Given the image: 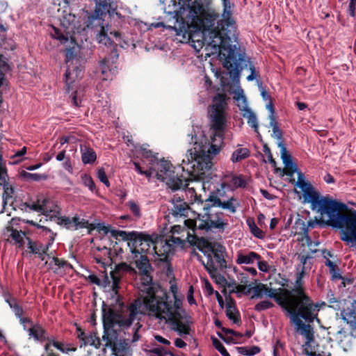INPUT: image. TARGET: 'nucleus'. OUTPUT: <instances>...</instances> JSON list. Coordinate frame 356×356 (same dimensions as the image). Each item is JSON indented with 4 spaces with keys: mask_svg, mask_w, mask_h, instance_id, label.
<instances>
[{
    "mask_svg": "<svg viewBox=\"0 0 356 356\" xmlns=\"http://www.w3.org/2000/svg\"><path fill=\"white\" fill-rule=\"evenodd\" d=\"M190 232L191 234L193 233L191 229L188 228L185 224L184 227H181V225H174L171 228V232L174 234H181L182 232H186V239L189 242L188 239V232Z\"/></svg>",
    "mask_w": 356,
    "mask_h": 356,
    "instance_id": "obj_49",
    "label": "nucleus"
},
{
    "mask_svg": "<svg viewBox=\"0 0 356 356\" xmlns=\"http://www.w3.org/2000/svg\"><path fill=\"white\" fill-rule=\"evenodd\" d=\"M284 165H285V168H286V170H288V172H289L288 173H289V175H291L293 173L296 172L298 174L299 172H301V173L303 175V173H302L301 171H300V170H298V167H297V165H296L293 162V161H290V162H289V163H285V164H284Z\"/></svg>",
    "mask_w": 356,
    "mask_h": 356,
    "instance_id": "obj_56",
    "label": "nucleus"
},
{
    "mask_svg": "<svg viewBox=\"0 0 356 356\" xmlns=\"http://www.w3.org/2000/svg\"><path fill=\"white\" fill-rule=\"evenodd\" d=\"M185 225L191 229L193 233L188 232L189 243H195L199 240L196 235L197 230L211 231L213 232H223L228 225V220L225 214L218 210L216 206L207 204L203 206V213H200L196 220L186 219Z\"/></svg>",
    "mask_w": 356,
    "mask_h": 356,
    "instance_id": "obj_5",
    "label": "nucleus"
},
{
    "mask_svg": "<svg viewBox=\"0 0 356 356\" xmlns=\"http://www.w3.org/2000/svg\"><path fill=\"white\" fill-rule=\"evenodd\" d=\"M163 351L164 349L162 347L154 348L151 350V352L156 356H165Z\"/></svg>",
    "mask_w": 356,
    "mask_h": 356,
    "instance_id": "obj_64",
    "label": "nucleus"
},
{
    "mask_svg": "<svg viewBox=\"0 0 356 356\" xmlns=\"http://www.w3.org/2000/svg\"><path fill=\"white\" fill-rule=\"evenodd\" d=\"M257 266H258V268L262 271V272H267L268 270V264L266 261H261L260 259L259 260H257Z\"/></svg>",
    "mask_w": 356,
    "mask_h": 356,
    "instance_id": "obj_59",
    "label": "nucleus"
},
{
    "mask_svg": "<svg viewBox=\"0 0 356 356\" xmlns=\"http://www.w3.org/2000/svg\"><path fill=\"white\" fill-rule=\"evenodd\" d=\"M8 174L5 162L0 163V186H3V199L12 197L14 193L13 186L7 181Z\"/></svg>",
    "mask_w": 356,
    "mask_h": 356,
    "instance_id": "obj_18",
    "label": "nucleus"
},
{
    "mask_svg": "<svg viewBox=\"0 0 356 356\" xmlns=\"http://www.w3.org/2000/svg\"><path fill=\"white\" fill-rule=\"evenodd\" d=\"M29 335L35 340L41 341H48L50 337L47 334L44 329L39 324L32 325L31 327L27 329Z\"/></svg>",
    "mask_w": 356,
    "mask_h": 356,
    "instance_id": "obj_21",
    "label": "nucleus"
},
{
    "mask_svg": "<svg viewBox=\"0 0 356 356\" xmlns=\"http://www.w3.org/2000/svg\"><path fill=\"white\" fill-rule=\"evenodd\" d=\"M154 234L149 235L143 232H136V235L130 246L131 252L133 254H153V247L155 245Z\"/></svg>",
    "mask_w": 356,
    "mask_h": 356,
    "instance_id": "obj_11",
    "label": "nucleus"
},
{
    "mask_svg": "<svg viewBox=\"0 0 356 356\" xmlns=\"http://www.w3.org/2000/svg\"><path fill=\"white\" fill-rule=\"evenodd\" d=\"M21 177L26 180H31L39 181L40 180H46L47 179V176L45 175H41L38 173H30L26 171H22L21 172Z\"/></svg>",
    "mask_w": 356,
    "mask_h": 356,
    "instance_id": "obj_39",
    "label": "nucleus"
},
{
    "mask_svg": "<svg viewBox=\"0 0 356 356\" xmlns=\"http://www.w3.org/2000/svg\"><path fill=\"white\" fill-rule=\"evenodd\" d=\"M134 263L137 273L140 276V291H146L147 296L143 300V309L145 307L154 313L156 318L170 324L172 330L177 332L180 337L190 333L188 321L185 319V312L182 308V302L177 298L176 291L172 290V296L164 294L159 298L155 295L152 277V267L145 254H134ZM172 289L173 288L172 287Z\"/></svg>",
    "mask_w": 356,
    "mask_h": 356,
    "instance_id": "obj_3",
    "label": "nucleus"
},
{
    "mask_svg": "<svg viewBox=\"0 0 356 356\" xmlns=\"http://www.w3.org/2000/svg\"><path fill=\"white\" fill-rule=\"evenodd\" d=\"M82 228H87L92 230L95 229V227L92 224L90 223L88 220L81 218L76 214L71 218V229L77 230Z\"/></svg>",
    "mask_w": 356,
    "mask_h": 356,
    "instance_id": "obj_27",
    "label": "nucleus"
},
{
    "mask_svg": "<svg viewBox=\"0 0 356 356\" xmlns=\"http://www.w3.org/2000/svg\"><path fill=\"white\" fill-rule=\"evenodd\" d=\"M232 183L236 188H245L247 182L242 175L232 177Z\"/></svg>",
    "mask_w": 356,
    "mask_h": 356,
    "instance_id": "obj_48",
    "label": "nucleus"
},
{
    "mask_svg": "<svg viewBox=\"0 0 356 356\" xmlns=\"http://www.w3.org/2000/svg\"><path fill=\"white\" fill-rule=\"evenodd\" d=\"M226 316L235 324H238L241 322L239 313L236 312L235 306L229 302L226 305Z\"/></svg>",
    "mask_w": 356,
    "mask_h": 356,
    "instance_id": "obj_35",
    "label": "nucleus"
},
{
    "mask_svg": "<svg viewBox=\"0 0 356 356\" xmlns=\"http://www.w3.org/2000/svg\"><path fill=\"white\" fill-rule=\"evenodd\" d=\"M83 184L88 187L92 192L95 190V184L90 175L85 174L82 177Z\"/></svg>",
    "mask_w": 356,
    "mask_h": 356,
    "instance_id": "obj_51",
    "label": "nucleus"
},
{
    "mask_svg": "<svg viewBox=\"0 0 356 356\" xmlns=\"http://www.w3.org/2000/svg\"><path fill=\"white\" fill-rule=\"evenodd\" d=\"M198 241L200 250L204 254L209 252L207 256V263L203 264L210 275L217 273L218 269L226 266V261L224 258L225 248L222 245H219L216 248L203 238Z\"/></svg>",
    "mask_w": 356,
    "mask_h": 356,
    "instance_id": "obj_9",
    "label": "nucleus"
},
{
    "mask_svg": "<svg viewBox=\"0 0 356 356\" xmlns=\"http://www.w3.org/2000/svg\"><path fill=\"white\" fill-rule=\"evenodd\" d=\"M324 305H325V302H317L316 305L292 307L287 312L291 322L296 325L297 330H301V334L306 337L307 343L314 338L312 327L309 323L314 321L320 323L318 314L321 307Z\"/></svg>",
    "mask_w": 356,
    "mask_h": 356,
    "instance_id": "obj_6",
    "label": "nucleus"
},
{
    "mask_svg": "<svg viewBox=\"0 0 356 356\" xmlns=\"http://www.w3.org/2000/svg\"><path fill=\"white\" fill-rule=\"evenodd\" d=\"M270 126L273 128V136L275 138H277L278 142H283L282 140V131L280 129L278 123L276 121L275 116L273 115H270Z\"/></svg>",
    "mask_w": 356,
    "mask_h": 356,
    "instance_id": "obj_36",
    "label": "nucleus"
},
{
    "mask_svg": "<svg viewBox=\"0 0 356 356\" xmlns=\"http://www.w3.org/2000/svg\"><path fill=\"white\" fill-rule=\"evenodd\" d=\"M53 260H54V264L59 268H64L67 266H71L70 264H69L67 261L61 260L57 257H54Z\"/></svg>",
    "mask_w": 356,
    "mask_h": 356,
    "instance_id": "obj_58",
    "label": "nucleus"
},
{
    "mask_svg": "<svg viewBox=\"0 0 356 356\" xmlns=\"http://www.w3.org/2000/svg\"><path fill=\"white\" fill-rule=\"evenodd\" d=\"M50 200L47 197H44L43 196L37 197L36 201L24 202L21 204V209L25 211H28L29 210L37 211L41 213L44 216H49L52 212H58L60 211V208L58 206H55V208L53 209L50 206Z\"/></svg>",
    "mask_w": 356,
    "mask_h": 356,
    "instance_id": "obj_15",
    "label": "nucleus"
},
{
    "mask_svg": "<svg viewBox=\"0 0 356 356\" xmlns=\"http://www.w3.org/2000/svg\"><path fill=\"white\" fill-rule=\"evenodd\" d=\"M142 156L143 158L149 160L152 165H154L159 159L156 154H154L151 150L147 149H142Z\"/></svg>",
    "mask_w": 356,
    "mask_h": 356,
    "instance_id": "obj_46",
    "label": "nucleus"
},
{
    "mask_svg": "<svg viewBox=\"0 0 356 356\" xmlns=\"http://www.w3.org/2000/svg\"><path fill=\"white\" fill-rule=\"evenodd\" d=\"M232 81L237 87V90L234 92L235 95L234 96V99L238 102L239 108L245 111L243 117L248 120V124L253 127L255 131H257L258 122L257 116L254 112L248 108L246 98L243 95V90L239 86V83H235L233 80ZM238 83H240V81Z\"/></svg>",
    "mask_w": 356,
    "mask_h": 356,
    "instance_id": "obj_14",
    "label": "nucleus"
},
{
    "mask_svg": "<svg viewBox=\"0 0 356 356\" xmlns=\"http://www.w3.org/2000/svg\"><path fill=\"white\" fill-rule=\"evenodd\" d=\"M261 259V255L255 252L250 251L247 253L238 252L236 263L238 264H252L256 260Z\"/></svg>",
    "mask_w": 356,
    "mask_h": 356,
    "instance_id": "obj_23",
    "label": "nucleus"
},
{
    "mask_svg": "<svg viewBox=\"0 0 356 356\" xmlns=\"http://www.w3.org/2000/svg\"><path fill=\"white\" fill-rule=\"evenodd\" d=\"M247 225L249 227L250 232L258 238H263L264 236V232L262 230L259 228L253 218H248L246 220Z\"/></svg>",
    "mask_w": 356,
    "mask_h": 356,
    "instance_id": "obj_37",
    "label": "nucleus"
},
{
    "mask_svg": "<svg viewBox=\"0 0 356 356\" xmlns=\"http://www.w3.org/2000/svg\"><path fill=\"white\" fill-rule=\"evenodd\" d=\"M264 152L267 156V159L268 162L272 165V166L275 167L276 162L273 158V155L270 151V149L268 147L267 145H264Z\"/></svg>",
    "mask_w": 356,
    "mask_h": 356,
    "instance_id": "obj_54",
    "label": "nucleus"
},
{
    "mask_svg": "<svg viewBox=\"0 0 356 356\" xmlns=\"http://www.w3.org/2000/svg\"><path fill=\"white\" fill-rule=\"evenodd\" d=\"M63 168H65V170H67V172H69L70 173H72L73 168H72V165L71 164V161H70V158H67L66 159V161L63 163Z\"/></svg>",
    "mask_w": 356,
    "mask_h": 356,
    "instance_id": "obj_63",
    "label": "nucleus"
},
{
    "mask_svg": "<svg viewBox=\"0 0 356 356\" xmlns=\"http://www.w3.org/2000/svg\"><path fill=\"white\" fill-rule=\"evenodd\" d=\"M96 3L95 11L88 16L87 20V27L94 28L99 26L100 31L98 35L99 42L105 45L110 42V38L108 36L105 28L103 25L104 17L108 14L110 17L115 15L121 17V14L118 13L117 3L113 0H94Z\"/></svg>",
    "mask_w": 356,
    "mask_h": 356,
    "instance_id": "obj_7",
    "label": "nucleus"
},
{
    "mask_svg": "<svg viewBox=\"0 0 356 356\" xmlns=\"http://www.w3.org/2000/svg\"><path fill=\"white\" fill-rule=\"evenodd\" d=\"M261 287L264 289V296L273 299L282 309L288 312L292 308L288 297L284 295V289H279L278 293L277 289L270 288L267 284H264Z\"/></svg>",
    "mask_w": 356,
    "mask_h": 356,
    "instance_id": "obj_16",
    "label": "nucleus"
},
{
    "mask_svg": "<svg viewBox=\"0 0 356 356\" xmlns=\"http://www.w3.org/2000/svg\"><path fill=\"white\" fill-rule=\"evenodd\" d=\"M102 320L104 329L103 339L106 346H110L115 356H125L129 350V343H135L140 338L139 334L142 324L134 321L138 315L143 314V302L140 299L133 300L126 307L116 312L103 302Z\"/></svg>",
    "mask_w": 356,
    "mask_h": 356,
    "instance_id": "obj_4",
    "label": "nucleus"
},
{
    "mask_svg": "<svg viewBox=\"0 0 356 356\" xmlns=\"http://www.w3.org/2000/svg\"><path fill=\"white\" fill-rule=\"evenodd\" d=\"M275 306L273 302L270 300H265L260 301L254 305V309L258 312L273 308Z\"/></svg>",
    "mask_w": 356,
    "mask_h": 356,
    "instance_id": "obj_43",
    "label": "nucleus"
},
{
    "mask_svg": "<svg viewBox=\"0 0 356 356\" xmlns=\"http://www.w3.org/2000/svg\"><path fill=\"white\" fill-rule=\"evenodd\" d=\"M213 346L222 356H230L223 344L216 338H212Z\"/></svg>",
    "mask_w": 356,
    "mask_h": 356,
    "instance_id": "obj_45",
    "label": "nucleus"
},
{
    "mask_svg": "<svg viewBox=\"0 0 356 356\" xmlns=\"http://www.w3.org/2000/svg\"><path fill=\"white\" fill-rule=\"evenodd\" d=\"M222 19L217 22L214 15L204 13L203 6L196 0H172L165 12L177 22L181 21L202 30L205 42L224 58L223 66L232 80L238 83L239 76L248 64L245 54L238 52L236 25L232 19L233 4L222 0Z\"/></svg>",
    "mask_w": 356,
    "mask_h": 356,
    "instance_id": "obj_1",
    "label": "nucleus"
},
{
    "mask_svg": "<svg viewBox=\"0 0 356 356\" xmlns=\"http://www.w3.org/2000/svg\"><path fill=\"white\" fill-rule=\"evenodd\" d=\"M81 161L83 164H93L97 159L95 150L86 145L81 146Z\"/></svg>",
    "mask_w": 356,
    "mask_h": 356,
    "instance_id": "obj_25",
    "label": "nucleus"
},
{
    "mask_svg": "<svg viewBox=\"0 0 356 356\" xmlns=\"http://www.w3.org/2000/svg\"><path fill=\"white\" fill-rule=\"evenodd\" d=\"M87 280L90 283L104 289H107V287L110 286V278L105 272L102 273L100 277L95 274H90L88 276Z\"/></svg>",
    "mask_w": 356,
    "mask_h": 356,
    "instance_id": "obj_24",
    "label": "nucleus"
},
{
    "mask_svg": "<svg viewBox=\"0 0 356 356\" xmlns=\"http://www.w3.org/2000/svg\"><path fill=\"white\" fill-rule=\"evenodd\" d=\"M76 16L69 14L64 16L62 24L65 29L62 31L58 28L53 27L51 36L59 40L61 44H66L70 39H72V33H74L76 29Z\"/></svg>",
    "mask_w": 356,
    "mask_h": 356,
    "instance_id": "obj_13",
    "label": "nucleus"
},
{
    "mask_svg": "<svg viewBox=\"0 0 356 356\" xmlns=\"http://www.w3.org/2000/svg\"><path fill=\"white\" fill-rule=\"evenodd\" d=\"M239 203L234 197H230L227 201H220V204H216V208L221 207L223 209L228 210L230 213H234Z\"/></svg>",
    "mask_w": 356,
    "mask_h": 356,
    "instance_id": "obj_33",
    "label": "nucleus"
},
{
    "mask_svg": "<svg viewBox=\"0 0 356 356\" xmlns=\"http://www.w3.org/2000/svg\"><path fill=\"white\" fill-rule=\"evenodd\" d=\"M136 235V231L126 232L123 230L111 229V236L116 239H122V241H128V245L130 247L131 244Z\"/></svg>",
    "mask_w": 356,
    "mask_h": 356,
    "instance_id": "obj_26",
    "label": "nucleus"
},
{
    "mask_svg": "<svg viewBox=\"0 0 356 356\" xmlns=\"http://www.w3.org/2000/svg\"><path fill=\"white\" fill-rule=\"evenodd\" d=\"M154 172H156V169L153 166H149L148 169L144 171L143 175H145L147 179H150Z\"/></svg>",
    "mask_w": 356,
    "mask_h": 356,
    "instance_id": "obj_62",
    "label": "nucleus"
},
{
    "mask_svg": "<svg viewBox=\"0 0 356 356\" xmlns=\"http://www.w3.org/2000/svg\"><path fill=\"white\" fill-rule=\"evenodd\" d=\"M110 286L107 287L108 291H111L115 296H118L120 289V282L122 277L111 271L110 273Z\"/></svg>",
    "mask_w": 356,
    "mask_h": 356,
    "instance_id": "obj_32",
    "label": "nucleus"
},
{
    "mask_svg": "<svg viewBox=\"0 0 356 356\" xmlns=\"http://www.w3.org/2000/svg\"><path fill=\"white\" fill-rule=\"evenodd\" d=\"M225 195V184H220L216 187V190L211 192L208 198L205 201V204L211 206H216L217 204H220L221 198Z\"/></svg>",
    "mask_w": 356,
    "mask_h": 356,
    "instance_id": "obj_20",
    "label": "nucleus"
},
{
    "mask_svg": "<svg viewBox=\"0 0 356 356\" xmlns=\"http://www.w3.org/2000/svg\"><path fill=\"white\" fill-rule=\"evenodd\" d=\"M226 95L217 94L213 99V104L209 111L211 122L213 134L208 139L204 134L197 140L194 129L188 134L191 143L193 147L189 149L182 160V170L189 174L204 179L210 175L213 156L219 154L223 145L224 135L227 126L226 119Z\"/></svg>",
    "mask_w": 356,
    "mask_h": 356,
    "instance_id": "obj_2",
    "label": "nucleus"
},
{
    "mask_svg": "<svg viewBox=\"0 0 356 356\" xmlns=\"http://www.w3.org/2000/svg\"><path fill=\"white\" fill-rule=\"evenodd\" d=\"M347 13L352 17H355L356 16V0H350L347 8Z\"/></svg>",
    "mask_w": 356,
    "mask_h": 356,
    "instance_id": "obj_53",
    "label": "nucleus"
},
{
    "mask_svg": "<svg viewBox=\"0 0 356 356\" xmlns=\"http://www.w3.org/2000/svg\"><path fill=\"white\" fill-rule=\"evenodd\" d=\"M84 346L90 345L95 346V348H99L101 341L99 338L96 335L95 333L90 332L85 337Z\"/></svg>",
    "mask_w": 356,
    "mask_h": 356,
    "instance_id": "obj_40",
    "label": "nucleus"
},
{
    "mask_svg": "<svg viewBox=\"0 0 356 356\" xmlns=\"http://www.w3.org/2000/svg\"><path fill=\"white\" fill-rule=\"evenodd\" d=\"M237 349L240 354L246 355V356H252V355H257L261 350L260 348L257 346H252L250 347H246V346L238 347V348H237Z\"/></svg>",
    "mask_w": 356,
    "mask_h": 356,
    "instance_id": "obj_38",
    "label": "nucleus"
},
{
    "mask_svg": "<svg viewBox=\"0 0 356 356\" xmlns=\"http://www.w3.org/2000/svg\"><path fill=\"white\" fill-rule=\"evenodd\" d=\"M326 300H327V302L330 304L329 307H332L334 309H340V302L334 297V295L332 291H330L327 293Z\"/></svg>",
    "mask_w": 356,
    "mask_h": 356,
    "instance_id": "obj_44",
    "label": "nucleus"
},
{
    "mask_svg": "<svg viewBox=\"0 0 356 356\" xmlns=\"http://www.w3.org/2000/svg\"><path fill=\"white\" fill-rule=\"evenodd\" d=\"M277 146L280 149L281 158L283 163L285 164L292 161V158L289 152L287 151L284 142H278Z\"/></svg>",
    "mask_w": 356,
    "mask_h": 356,
    "instance_id": "obj_41",
    "label": "nucleus"
},
{
    "mask_svg": "<svg viewBox=\"0 0 356 356\" xmlns=\"http://www.w3.org/2000/svg\"><path fill=\"white\" fill-rule=\"evenodd\" d=\"M156 176L159 180L164 181L172 191L184 189L188 186V180L175 173L172 165L164 159L159 160L154 165Z\"/></svg>",
    "mask_w": 356,
    "mask_h": 356,
    "instance_id": "obj_8",
    "label": "nucleus"
},
{
    "mask_svg": "<svg viewBox=\"0 0 356 356\" xmlns=\"http://www.w3.org/2000/svg\"><path fill=\"white\" fill-rule=\"evenodd\" d=\"M65 76V83L67 86V90L69 91L70 85L75 81V79L73 76V74L72 73L70 68H68L66 70Z\"/></svg>",
    "mask_w": 356,
    "mask_h": 356,
    "instance_id": "obj_55",
    "label": "nucleus"
},
{
    "mask_svg": "<svg viewBox=\"0 0 356 356\" xmlns=\"http://www.w3.org/2000/svg\"><path fill=\"white\" fill-rule=\"evenodd\" d=\"M188 293L187 298H188V303L190 305L195 304V300L194 299L193 296V287L192 286H191L189 287Z\"/></svg>",
    "mask_w": 356,
    "mask_h": 356,
    "instance_id": "obj_61",
    "label": "nucleus"
},
{
    "mask_svg": "<svg viewBox=\"0 0 356 356\" xmlns=\"http://www.w3.org/2000/svg\"><path fill=\"white\" fill-rule=\"evenodd\" d=\"M153 254L156 255L157 264H164L167 267V270L171 273L172 270L170 262L175 252V246L167 241H156L153 247Z\"/></svg>",
    "mask_w": 356,
    "mask_h": 356,
    "instance_id": "obj_12",
    "label": "nucleus"
},
{
    "mask_svg": "<svg viewBox=\"0 0 356 356\" xmlns=\"http://www.w3.org/2000/svg\"><path fill=\"white\" fill-rule=\"evenodd\" d=\"M97 178L99 179L101 182H102L107 187L110 186V182L108 179L107 175L105 172L104 168H100L97 170Z\"/></svg>",
    "mask_w": 356,
    "mask_h": 356,
    "instance_id": "obj_50",
    "label": "nucleus"
},
{
    "mask_svg": "<svg viewBox=\"0 0 356 356\" xmlns=\"http://www.w3.org/2000/svg\"><path fill=\"white\" fill-rule=\"evenodd\" d=\"M172 207L170 210L171 213L175 217H186L190 211V207L188 204L181 200L180 197H174L172 200Z\"/></svg>",
    "mask_w": 356,
    "mask_h": 356,
    "instance_id": "obj_17",
    "label": "nucleus"
},
{
    "mask_svg": "<svg viewBox=\"0 0 356 356\" xmlns=\"http://www.w3.org/2000/svg\"><path fill=\"white\" fill-rule=\"evenodd\" d=\"M112 272L121 277L127 273L129 274L130 275H135L137 274L136 270L125 262H122L115 265V268L113 270H112Z\"/></svg>",
    "mask_w": 356,
    "mask_h": 356,
    "instance_id": "obj_30",
    "label": "nucleus"
},
{
    "mask_svg": "<svg viewBox=\"0 0 356 356\" xmlns=\"http://www.w3.org/2000/svg\"><path fill=\"white\" fill-rule=\"evenodd\" d=\"M57 214H54L50 216V218L51 220H54L56 222V223L60 226H63L67 229H71V218L68 216H60V213L55 212Z\"/></svg>",
    "mask_w": 356,
    "mask_h": 356,
    "instance_id": "obj_34",
    "label": "nucleus"
},
{
    "mask_svg": "<svg viewBox=\"0 0 356 356\" xmlns=\"http://www.w3.org/2000/svg\"><path fill=\"white\" fill-rule=\"evenodd\" d=\"M108 62L109 60L105 58L99 63L103 81L112 80L115 74V70L110 68Z\"/></svg>",
    "mask_w": 356,
    "mask_h": 356,
    "instance_id": "obj_31",
    "label": "nucleus"
},
{
    "mask_svg": "<svg viewBox=\"0 0 356 356\" xmlns=\"http://www.w3.org/2000/svg\"><path fill=\"white\" fill-rule=\"evenodd\" d=\"M26 241H28L27 248L29 250L30 253L38 254L42 260H44V256L48 251L49 245L33 241L30 238H26Z\"/></svg>",
    "mask_w": 356,
    "mask_h": 356,
    "instance_id": "obj_19",
    "label": "nucleus"
},
{
    "mask_svg": "<svg viewBox=\"0 0 356 356\" xmlns=\"http://www.w3.org/2000/svg\"><path fill=\"white\" fill-rule=\"evenodd\" d=\"M12 309L17 318H21V316L23 315V309L17 303L16 305H13Z\"/></svg>",
    "mask_w": 356,
    "mask_h": 356,
    "instance_id": "obj_57",
    "label": "nucleus"
},
{
    "mask_svg": "<svg viewBox=\"0 0 356 356\" xmlns=\"http://www.w3.org/2000/svg\"><path fill=\"white\" fill-rule=\"evenodd\" d=\"M330 273L331 275V277L332 280H341L343 279V277L341 275L340 269L339 267L335 265L333 268H330L329 269Z\"/></svg>",
    "mask_w": 356,
    "mask_h": 356,
    "instance_id": "obj_52",
    "label": "nucleus"
},
{
    "mask_svg": "<svg viewBox=\"0 0 356 356\" xmlns=\"http://www.w3.org/2000/svg\"><path fill=\"white\" fill-rule=\"evenodd\" d=\"M238 148L234 150L231 156L230 160L233 163L240 162L250 156V151L246 147H241L238 145Z\"/></svg>",
    "mask_w": 356,
    "mask_h": 356,
    "instance_id": "obj_28",
    "label": "nucleus"
},
{
    "mask_svg": "<svg viewBox=\"0 0 356 356\" xmlns=\"http://www.w3.org/2000/svg\"><path fill=\"white\" fill-rule=\"evenodd\" d=\"M5 301L8 304L10 307L12 309L13 305L17 304V301L15 298H12L11 296L8 293L4 295Z\"/></svg>",
    "mask_w": 356,
    "mask_h": 356,
    "instance_id": "obj_60",
    "label": "nucleus"
},
{
    "mask_svg": "<svg viewBox=\"0 0 356 356\" xmlns=\"http://www.w3.org/2000/svg\"><path fill=\"white\" fill-rule=\"evenodd\" d=\"M305 274L304 266L300 272L297 273L294 287L291 289H284V295L288 297L292 307L316 305L312 298L305 293L303 288L302 278Z\"/></svg>",
    "mask_w": 356,
    "mask_h": 356,
    "instance_id": "obj_10",
    "label": "nucleus"
},
{
    "mask_svg": "<svg viewBox=\"0 0 356 356\" xmlns=\"http://www.w3.org/2000/svg\"><path fill=\"white\" fill-rule=\"evenodd\" d=\"M127 206L129 207L131 213L136 217H140V216H141L140 208L138 203H136L134 200H130L127 202Z\"/></svg>",
    "mask_w": 356,
    "mask_h": 356,
    "instance_id": "obj_47",
    "label": "nucleus"
},
{
    "mask_svg": "<svg viewBox=\"0 0 356 356\" xmlns=\"http://www.w3.org/2000/svg\"><path fill=\"white\" fill-rule=\"evenodd\" d=\"M10 231V237L14 241L15 244L18 248H22L24 245V239L26 240V236L25 232L22 231H19L17 229H14L13 227H10L9 229Z\"/></svg>",
    "mask_w": 356,
    "mask_h": 356,
    "instance_id": "obj_29",
    "label": "nucleus"
},
{
    "mask_svg": "<svg viewBox=\"0 0 356 356\" xmlns=\"http://www.w3.org/2000/svg\"><path fill=\"white\" fill-rule=\"evenodd\" d=\"M262 283H259V284L249 288L248 289L247 293H250L251 291L253 292V295L251 298H262L264 296V292L263 291V287H261Z\"/></svg>",
    "mask_w": 356,
    "mask_h": 356,
    "instance_id": "obj_42",
    "label": "nucleus"
},
{
    "mask_svg": "<svg viewBox=\"0 0 356 356\" xmlns=\"http://www.w3.org/2000/svg\"><path fill=\"white\" fill-rule=\"evenodd\" d=\"M52 346L63 353H69L71 351H75V348H72L70 343H65L63 341H56L54 337H50L44 346L46 350H48Z\"/></svg>",
    "mask_w": 356,
    "mask_h": 356,
    "instance_id": "obj_22",
    "label": "nucleus"
}]
</instances>
